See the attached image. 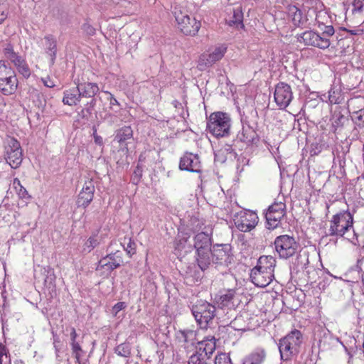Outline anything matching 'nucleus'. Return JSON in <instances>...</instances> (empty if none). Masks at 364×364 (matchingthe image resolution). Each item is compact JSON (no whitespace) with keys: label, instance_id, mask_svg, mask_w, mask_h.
Here are the masks:
<instances>
[{"label":"nucleus","instance_id":"1","mask_svg":"<svg viewBox=\"0 0 364 364\" xmlns=\"http://www.w3.org/2000/svg\"><path fill=\"white\" fill-rule=\"evenodd\" d=\"M211 234L200 232L193 237V248L195 250V261L201 270H207L210 267V257L213 247Z\"/></svg>","mask_w":364,"mask_h":364},{"label":"nucleus","instance_id":"2","mask_svg":"<svg viewBox=\"0 0 364 364\" xmlns=\"http://www.w3.org/2000/svg\"><path fill=\"white\" fill-rule=\"evenodd\" d=\"M231 118L223 112L212 113L207 121L206 129L216 138L228 136L231 132Z\"/></svg>","mask_w":364,"mask_h":364},{"label":"nucleus","instance_id":"3","mask_svg":"<svg viewBox=\"0 0 364 364\" xmlns=\"http://www.w3.org/2000/svg\"><path fill=\"white\" fill-rule=\"evenodd\" d=\"M303 334L297 329L291 330L279 341V350L281 359L289 360L299 353V348L303 343Z\"/></svg>","mask_w":364,"mask_h":364},{"label":"nucleus","instance_id":"4","mask_svg":"<svg viewBox=\"0 0 364 364\" xmlns=\"http://www.w3.org/2000/svg\"><path fill=\"white\" fill-rule=\"evenodd\" d=\"M178 28L186 36H195L200 26V20L196 18L194 16L181 7H175L173 11Z\"/></svg>","mask_w":364,"mask_h":364},{"label":"nucleus","instance_id":"5","mask_svg":"<svg viewBox=\"0 0 364 364\" xmlns=\"http://www.w3.org/2000/svg\"><path fill=\"white\" fill-rule=\"evenodd\" d=\"M18 85L16 71L5 60H0V92L6 96L14 95Z\"/></svg>","mask_w":364,"mask_h":364},{"label":"nucleus","instance_id":"6","mask_svg":"<svg viewBox=\"0 0 364 364\" xmlns=\"http://www.w3.org/2000/svg\"><path fill=\"white\" fill-rule=\"evenodd\" d=\"M215 306L210 303L198 300L191 307V312L200 328L206 329L215 316Z\"/></svg>","mask_w":364,"mask_h":364},{"label":"nucleus","instance_id":"7","mask_svg":"<svg viewBox=\"0 0 364 364\" xmlns=\"http://www.w3.org/2000/svg\"><path fill=\"white\" fill-rule=\"evenodd\" d=\"M353 215L347 211L334 215L330 220L328 236L343 237L353 228Z\"/></svg>","mask_w":364,"mask_h":364},{"label":"nucleus","instance_id":"8","mask_svg":"<svg viewBox=\"0 0 364 364\" xmlns=\"http://www.w3.org/2000/svg\"><path fill=\"white\" fill-rule=\"evenodd\" d=\"M4 159L6 166L9 164L11 168H18L23 161V150L20 142L14 137H8L4 142Z\"/></svg>","mask_w":364,"mask_h":364},{"label":"nucleus","instance_id":"9","mask_svg":"<svg viewBox=\"0 0 364 364\" xmlns=\"http://www.w3.org/2000/svg\"><path fill=\"white\" fill-rule=\"evenodd\" d=\"M274 249L281 259H289L294 256L299 247L293 236L282 235L276 237L274 241Z\"/></svg>","mask_w":364,"mask_h":364},{"label":"nucleus","instance_id":"10","mask_svg":"<svg viewBox=\"0 0 364 364\" xmlns=\"http://www.w3.org/2000/svg\"><path fill=\"white\" fill-rule=\"evenodd\" d=\"M122 263V253L117 250L102 257L97 263L96 272L100 277H108L112 272L119 268Z\"/></svg>","mask_w":364,"mask_h":364},{"label":"nucleus","instance_id":"11","mask_svg":"<svg viewBox=\"0 0 364 364\" xmlns=\"http://www.w3.org/2000/svg\"><path fill=\"white\" fill-rule=\"evenodd\" d=\"M210 267L212 264L228 267L233 260L232 248L229 244H215L211 249Z\"/></svg>","mask_w":364,"mask_h":364},{"label":"nucleus","instance_id":"12","mask_svg":"<svg viewBox=\"0 0 364 364\" xmlns=\"http://www.w3.org/2000/svg\"><path fill=\"white\" fill-rule=\"evenodd\" d=\"M287 214V206L284 202L275 201L269 206L265 213L266 228L269 230L277 228Z\"/></svg>","mask_w":364,"mask_h":364},{"label":"nucleus","instance_id":"13","mask_svg":"<svg viewBox=\"0 0 364 364\" xmlns=\"http://www.w3.org/2000/svg\"><path fill=\"white\" fill-rule=\"evenodd\" d=\"M227 48L224 46L215 47L212 51L204 53L200 55L197 68L199 70L203 71L213 66L216 62L220 60L225 53Z\"/></svg>","mask_w":364,"mask_h":364},{"label":"nucleus","instance_id":"14","mask_svg":"<svg viewBox=\"0 0 364 364\" xmlns=\"http://www.w3.org/2000/svg\"><path fill=\"white\" fill-rule=\"evenodd\" d=\"M299 42H303L306 46H314L322 50L329 48L331 41L328 38L321 37L319 32L312 30L306 31L298 37Z\"/></svg>","mask_w":364,"mask_h":364},{"label":"nucleus","instance_id":"15","mask_svg":"<svg viewBox=\"0 0 364 364\" xmlns=\"http://www.w3.org/2000/svg\"><path fill=\"white\" fill-rule=\"evenodd\" d=\"M274 98L279 109H284L288 107L293 99V92L289 85L279 82L275 86Z\"/></svg>","mask_w":364,"mask_h":364},{"label":"nucleus","instance_id":"16","mask_svg":"<svg viewBox=\"0 0 364 364\" xmlns=\"http://www.w3.org/2000/svg\"><path fill=\"white\" fill-rule=\"evenodd\" d=\"M235 225L242 232H248L253 229L258 222L257 215L250 210L240 212L234 219Z\"/></svg>","mask_w":364,"mask_h":364},{"label":"nucleus","instance_id":"17","mask_svg":"<svg viewBox=\"0 0 364 364\" xmlns=\"http://www.w3.org/2000/svg\"><path fill=\"white\" fill-rule=\"evenodd\" d=\"M200 156L191 152H186L179 161V168L193 173H200L202 171Z\"/></svg>","mask_w":364,"mask_h":364},{"label":"nucleus","instance_id":"18","mask_svg":"<svg viewBox=\"0 0 364 364\" xmlns=\"http://www.w3.org/2000/svg\"><path fill=\"white\" fill-rule=\"evenodd\" d=\"M246 119V117L241 116L242 128L237 134V139L249 146L257 144L259 141V136L254 127L249 124Z\"/></svg>","mask_w":364,"mask_h":364},{"label":"nucleus","instance_id":"19","mask_svg":"<svg viewBox=\"0 0 364 364\" xmlns=\"http://www.w3.org/2000/svg\"><path fill=\"white\" fill-rule=\"evenodd\" d=\"M95 191V188L92 180L85 181L82 191L78 195L77 205L85 208L87 207L93 200Z\"/></svg>","mask_w":364,"mask_h":364},{"label":"nucleus","instance_id":"20","mask_svg":"<svg viewBox=\"0 0 364 364\" xmlns=\"http://www.w3.org/2000/svg\"><path fill=\"white\" fill-rule=\"evenodd\" d=\"M274 278V274L267 272L266 270H262L259 268L254 267L250 272V279L252 282L257 287H266Z\"/></svg>","mask_w":364,"mask_h":364},{"label":"nucleus","instance_id":"21","mask_svg":"<svg viewBox=\"0 0 364 364\" xmlns=\"http://www.w3.org/2000/svg\"><path fill=\"white\" fill-rule=\"evenodd\" d=\"M176 339L187 351H191L197 345L196 333L192 330H180L176 333Z\"/></svg>","mask_w":364,"mask_h":364},{"label":"nucleus","instance_id":"22","mask_svg":"<svg viewBox=\"0 0 364 364\" xmlns=\"http://www.w3.org/2000/svg\"><path fill=\"white\" fill-rule=\"evenodd\" d=\"M216 348V339L214 336H208L200 341H197L196 352L201 353L207 358H211Z\"/></svg>","mask_w":364,"mask_h":364},{"label":"nucleus","instance_id":"23","mask_svg":"<svg viewBox=\"0 0 364 364\" xmlns=\"http://www.w3.org/2000/svg\"><path fill=\"white\" fill-rule=\"evenodd\" d=\"M266 358V350L262 348H257L244 357L242 364H262Z\"/></svg>","mask_w":364,"mask_h":364},{"label":"nucleus","instance_id":"24","mask_svg":"<svg viewBox=\"0 0 364 364\" xmlns=\"http://www.w3.org/2000/svg\"><path fill=\"white\" fill-rule=\"evenodd\" d=\"M82 97H94L100 91L99 86L95 82H75Z\"/></svg>","mask_w":364,"mask_h":364},{"label":"nucleus","instance_id":"25","mask_svg":"<svg viewBox=\"0 0 364 364\" xmlns=\"http://www.w3.org/2000/svg\"><path fill=\"white\" fill-rule=\"evenodd\" d=\"M45 51L50 56V64L55 63L57 56V41L54 36L48 34L44 37Z\"/></svg>","mask_w":364,"mask_h":364},{"label":"nucleus","instance_id":"26","mask_svg":"<svg viewBox=\"0 0 364 364\" xmlns=\"http://www.w3.org/2000/svg\"><path fill=\"white\" fill-rule=\"evenodd\" d=\"M276 266V259L271 255H262L257 259L255 267L262 270H266L271 274H274V267Z\"/></svg>","mask_w":364,"mask_h":364},{"label":"nucleus","instance_id":"27","mask_svg":"<svg viewBox=\"0 0 364 364\" xmlns=\"http://www.w3.org/2000/svg\"><path fill=\"white\" fill-rule=\"evenodd\" d=\"M81 98L82 96L76 86L64 91L63 102L64 105L74 106L80 102Z\"/></svg>","mask_w":364,"mask_h":364},{"label":"nucleus","instance_id":"28","mask_svg":"<svg viewBox=\"0 0 364 364\" xmlns=\"http://www.w3.org/2000/svg\"><path fill=\"white\" fill-rule=\"evenodd\" d=\"M205 270H201L198 266L194 264L187 267L185 272V277L189 282L196 283L200 282L203 277V272Z\"/></svg>","mask_w":364,"mask_h":364},{"label":"nucleus","instance_id":"29","mask_svg":"<svg viewBox=\"0 0 364 364\" xmlns=\"http://www.w3.org/2000/svg\"><path fill=\"white\" fill-rule=\"evenodd\" d=\"M4 56L8 59L14 65L17 63H19L23 57L18 53L14 51V46L10 43H7L4 45L2 50Z\"/></svg>","mask_w":364,"mask_h":364},{"label":"nucleus","instance_id":"30","mask_svg":"<svg viewBox=\"0 0 364 364\" xmlns=\"http://www.w3.org/2000/svg\"><path fill=\"white\" fill-rule=\"evenodd\" d=\"M309 252L304 250L300 251L296 255L294 265L297 272L304 271L308 267L309 264Z\"/></svg>","mask_w":364,"mask_h":364},{"label":"nucleus","instance_id":"31","mask_svg":"<svg viewBox=\"0 0 364 364\" xmlns=\"http://www.w3.org/2000/svg\"><path fill=\"white\" fill-rule=\"evenodd\" d=\"M235 291L232 289L225 290L219 296L217 299V304L220 308H224L228 306L232 303V299L235 297Z\"/></svg>","mask_w":364,"mask_h":364},{"label":"nucleus","instance_id":"32","mask_svg":"<svg viewBox=\"0 0 364 364\" xmlns=\"http://www.w3.org/2000/svg\"><path fill=\"white\" fill-rule=\"evenodd\" d=\"M189 237L187 233H182L181 235H178L177 237L174 241V248L178 251L184 250L186 252V246L188 245V247L191 248L192 245L188 242Z\"/></svg>","mask_w":364,"mask_h":364},{"label":"nucleus","instance_id":"33","mask_svg":"<svg viewBox=\"0 0 364 364\" xmlns=\"http://www.w3.org/2000/svg\"><path fill=\"white\" fill-rule=\"evenodd\" d=\"M133 136V131L129 126H124L117 131L115 140L122 144L131 139Z\"/></svg>","mask_w":364,"mask_h":364},{"label":"nucleus","instance_id":"34","mask_svg":"<svg viewBox=\"0 0 364 364\" xmlns=\"http://www.w3.org/2000/svg\"><path fill=\"white\" fill-rule=\"evenodd\" d=\"M335 338L328 331H323V335L318 340V347L321 349L326 350L333 343Z\"/></svg>","mask_w":364,"mask_h":364},{"label":"nucleus","instance_id":"35","mask_svg":"<svg viewBox=\"0 0 364 364\" xmlns=\"http://www.w3.org/2000/svg\"><path fill=\"white\" fill-rule=\"evenodd\" d=\"M288 14L291 17L292 22L295 26H300L302 23V11L294 5L289 6Z\"/></svg>","mask_w":364,"mask_h":364},{"label":"nucleus","instance_id":"36","mask_svg":"<svg viewBox=\"0 0 364 364\" xmlns=\"http://www.w3.org/2000/svg\"><path fill=\"white\" fill-rule=\"evenodd\" d=\"M316 25L332 23V17L326 10H319L316 12Z\"/></svg>","mask_w":364,"mask_h":364},{"label":"nucleus","instance_id":"37","mask_svg":"<svg viewBox=\"0 0 364 364\" xmlns=\"http://www.w3.org/2000/svg\"><path fill=\"white\" fill-rule=\"evenodd\" d=\"M17 72L21 75L24 78L28 79L31 75V70L23 58L19 63L14 65Z\"/></svg>","mask_w":364,"mask_h":364},{"label":"nucleus","instance_id":"38","mask_svg":"<svg viewBox=\"0 0 364 364\" xmlns=\"http://www.w3.org/2000/svg\"><path fill=\"white\" fill-rule=\"evenodd\" d=\"M12 187L16 191L17 195L20 198L22 199H28L30 198L31 196L28 195L26 189L21 185L18 178H15L13 180Z\"/></svg>","mask_w":364,"mask_h":364},{"label":"nucleus","instance_id":"39","mask_svg":"<svg viewBox=\"0 0 364 364\" xmlns=\"http://www.w3.org/2000/svg\"><path fill=\"white\" fill-rule=\"evenodd\" d=\"M229 24L230 26H235L237 28L244 27L243 14L240 9H237L234 10L233 15L231 17V18L229 20Z\"/></svg>","mask_w":364,"mask_h":364},{"label":"nucleus","instance_id":"40","mask_svg":"<svg viewBox=\"0 0 364 364\" xmlns=\"http://www.w3.org/2000/svg\"><path fill=\"white\" fill-rule=\"evenodd\" d=\"M114 351L119 356L129 358L131 356V346L129 343H123L117 346Z\"/></svg>","mask_w":364,"mask_h":364},{"label":"nucleus","instance_id":"41","mask_svg":"<svg viewBox=\"0 0 364 364\" xmlns=\"http://www.w3.org/2000/svg\"><path fill=\"white\" fill-rule=\"evenodd\" d=\"M316 26L318 28V32L321 34V37L330 39V37L333 36L335 33V29L332 23Z\"/></svg>","mask_w":364,"mask_h":364},{"label":"nucleus","instance_id":"42","mask_svg":"<svg viewBox=\"0 0 364 364\" xmlns=\"http://www.w3.org/2000/svg\"><path fill=\"white\" fill-rule=\"evenodd\" d=\"M210 358L204 356L201 353L196 351L195 353L191 355L188 360V364H210L208 361Z\"/></svg>","mask_w":364,"mask_h":364},{"label":"nucleus","instance_id":"43","mask_svg":"<svg viewBox=\"0 0 364 364\" xmlns=\"http://www.w3.org/2000/svg\"><path fill=\"white\" fill-rule=\"evenodd\" d=\"M100 244V242L98 240V237L97 235H92L90 237L87 241L85 242L83 247H82V252H90L95 247L98 246Z\"/></svg>","mask_w":364,"mask_h":364},{"label":"nucleus","instance_id":"44","mask_svg":"<svg viewBox=\"0 0 364 364\" xmlns=\"http://www.w3.org/2000/svg\"><path fill=\"white\" fill-rule=\"evenodd\" d=\"M351 118L356 126L364 128V109L353 112Z\"/></svg>","mask_w":364,"mask_h":364},{"label":"nucleus","instance_id":"45","mask_svg":"<svg viewBox=\"0 0 364 364\" xmlns=\"http://www.w3.org/2000/svg\"><path fill=\"white\" fill-rule=\"evenodd\" d=\"M215 364H231V359L225 353H218L215 358Z\"/></svg>","mask_w":364,"mask_h":364},{"label":"nucleus","instance_id":"46","mask_svg":"<svg viewBox=\"0 0 364 364\" xmlns=\"http://www.w3.org/2000/svg\"><path fill=\"white\" fill-rule=\"evenodd\" d=\"M250 159L245 156H239L237 159V171L239 173L243 171L245 166L249 164Z\"/></svg>","mask_w":364,"mask_h":364},{"label":"nucleus","instance_id":"47","mask_svg":"<svg viewBox=\"0 0 364 364\" xmlns=\"http://www.w3.org/2000/svg\"><path fill=\"white\" fill-rule=\"evenodd\" d=\"M53 344L55 348L56 356H59V353L63 348V343L60 341L59 336L56 333H53Z\"/></svg>","mask_w":364,"mask_h":364},{"label":"nucleus","instance_id":"48","mask_svg":"<svg viewBox=\"0 0 364 364\" xmlns=\"http://www.w3.org/2000/svg\"><path fill=\"white\" fill-rule=\"evenodd\" d=\"M142 173L143 168L140 164H138L134 171L133 176L132 177V180L134 183L137 184L140 181L142 177Z\"/></svg>","mask_w":364,"mask_h":364},{"label":"nucleus","instance_id":"49","mask_svg":"<svg viewBox=\"0 0 364 364\" xmlns=\"http://www.w3.org/2000/svg\"><path fill=\"white\" fill-rule=\"evenodd\" d=\"M352 6L353 14L363 12L364 11V0H353Z\"/></svg>","mask_w":364,"mask_h":364},{"label":"nucleus","instance_id":"50","mask_svg":"<svg viewBox=\"0 0 364 364\" xmlns=\"http://www.w3.org/2000/svg\"><path fill=\"white\" fill-rule=\"evenodd\" d=\"M338 92L334 88H331L328 91V100L331 104H339V97H338Z\"/></svg>","mask_w":364,"mask_h":364},{"label":"nucleus","instance_id":"51","mask_svg":"<svg viewBox=\"0 0 364 364\" xmlns=\"http://www.w3.org/2000/svg\"><path fill=\"white\" fill-rule=\"evenodd\" d=\"M72 348V353L75 358L76 360H79L80 358L82 357V355L84 353V351L82 350L80 345L79 343H75L73 346H71Z\"/></svg>","mask_w":364,"mask_h":364},{"label":"nucleus","instance_id":"52","mask_svg":"<svg viewBox=\"0 0 364 364\" xmlns=\"http://www.w3.org/2000/svg\"><path fill=\"white\" fill-rule=\"evenodd\" d=\"M8 16V6L5 3H0V24L4 22V21Z\"/></svg>","mask_w":364,"mask_h":364},{"label":"nucleus","instance_id":"53","mask_svg":"<svg viewBox=\"0 0 364 364\" xmlns=\"http://www.w3.org/2000/svg\"><path fill=\"white\" fill-rule=\"evenodd\" d=\"M127 307V304L124 301H119V302H117L113 307H112V314L114 316H117V314L124 309L125 308Z\"/></svg>","mask_w":364,"mask_h":364},{"label":"nucleus","instance_id":"54","mask_svg":"<svg viewBox=\"0 0 364 364\" xmlns=\"http://www.w3.org/2000/svg\"><path fill=\"white\" fill-rule=\"evenodd\" d=\"M125 251L128 255L132 256L136 252V244L134 242L132 241V240L129 238V242L127 244L126 247H124Z\"/></svg>","mask_w":364,"mask_h":364},{"label":"nucleus","instance_id":"55","mask_svg":"<svg viewBox=\"0 0 364 364\" xmlns=\"http://www.w3.org/2000/svg\"><path fill=\"white\" fill-rule=\"evenodd\" d=\"M9 355L10 353L7 348L4 345L0 343V364H2V358Z\"/></svg>","mask_w":364,"mask_h":364},{"label":"nucleus","instance_id":"56","mask_svg":"<svg viewBox=\"0 0 364 364\" xmlns=\"http://www.w3.org/2000/svg\"><path fill=\"white\" fill-rule=\"evenodd\" d=\"M105 93L109 95V97L107 100H109V105H110L111 107L114 105H118V106L120 105L119 102L117 101V100L114 97V95L111 92H109L108 91H105Z\"/></svg>","mask_w":364,"mask_h":364},{"label":"nucleus","instance_id":"57","mask_svg":"<svg viewBox=\"0 0 364 364\" xmlns=\"http://www.w3.org/2000/svg\"><path fill=\"white\" fill-rule=\"evenodd\" d=\"M93 136L95 143L99 146H103V139L101 136L97 134V129H95L93 132Z\"/></svg>","mask_w":364,"mask_h":364},{"label":"nucleus","instance_id":"58","mask_svg":"<svg viewBox=\"0 0 364 364\" xmlns=\"http://www.w3.org/2000/svg\"><path fill=\"white\" fill-rule=\"evenodd\" d=\"M43 85L47 87H55L54 82L50 77H46L41 79Z\"/></svg>","mask_w":364,"mask_h":364},{"label":"nucleus","instance_id":"59","mask_svg":"<svg viewBox=\"0 0 364 364\" xmlns=\"http://www.w3.org/2000/svg\"><path fill=\"white\" fill-rule=\"evenodd\" d=\"M83 29L89 34L94 35L95 33V29L90 25L87 23L83 24Z\"/></svg>","mask_w":364,"mask_h":364},{"label":"nucleus","instance_id":"60","mask_svg":"<svg viewBox=\"0 0 364 364\" xmlns=\"http://www.w3.org/2000/svg\"><path fill=\"white\" fill-rule=\"evenodd\" d=\"M224 149L227 152V154H232L235 157L237 156V154H236L235 149L232 148V145L225 144L224 146Z\"/></svg>","mask_w":364,"mask_h":364},{"label":"nucleus","instance_id":"61","mask_svg":"<svg viewBox=\"0 0 364 364\" xmlns=\"http://www.w3.org/2000/svg\"><path fill=\"white\" fill-rule=\"evenodd\" d=\"M92 100L87 104L90 105V107L86 109V112L89 114H91L92 113V108L95 107V105H96V100L93 97H92Z\"/></svg>","mask_w":364,"mask_h":364},{"label":"nucleus","instance_id":"62","mask_svg":"<svg viewBox=\"0 0 364 364\" xmlns=\"http://www.w3.org/2000/svg\"><path fill=\"white\" fill-rule=\"evenodd\" d=\"M345 119V117L343 115L340 114L333 122V126H339L343 121Z\"/></svg>","mask_w":364,"mask_h":364},{"label":"nucleus","instance_id":"63","mask_svg":"<svg viewBox=\"0 0 364 364\" xmlns=\"http://www.w3.org/2000/svg\"><path fill=\"white\" fill-rule=\"evenodd\" d=\"M77 334L76 333V331L75 329V328H71V331H70V339H76L77 338Z\"/></svg>","mask_w":364,"mask_h":364},{"label":"nucleus","instance_id":"64","mask_svg":"<svg viewBox=\"0 0 364 364\" xmlns=\"http://www.w3.org/2000/svg\"><path fill=\"white\" fill-rule=\"evenodd\" d=\"M172 105L174 106V107L176 108H180V107H182V104L178 101V100H173L172 102Z\"/></svg>","mask_w":364,"mask_h":364}]
</instances>
